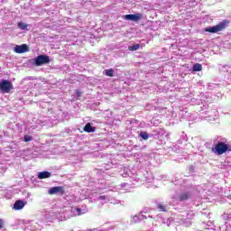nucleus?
I'll return each instance as SVG.
<instances>
[{"label": "nucleus", "mask_w": 231, "mask_h": 231, "mask_svg": "<svg viewBox=\"0 0 231 231\" xmlns=\"http://www.w3.org/2000/svg\"><path fill=\"white\" fill-rule=\"evenodd\" d=\"M143 219H147V217L143 215Z\"/></svg>", "instance_id": "a878e982"}, {"label": "nucleus", "mask_w": 231, "mask_h": 231, "mask_svg": "<svg viewBox=\"0 0 231 231\" xmlns=\"http://www.w3.org/2000/svg\"><path fill=\"white\" fill-rule=\"evenodd\" d=\"M50 63V57L47 55H40L37 56L34 60L35 66H42V64H49Z\"/></svg>", "instance_id": "20e7f679"}, {"label": "nucleus", "mask_w": 231, "mask_h": 231, "mask_svg": "<svg viewBox=\"0 0 231 231\" xmlns=\"http://www.w3.org/2000/svg\"><path fill=\"white\" fill-rule=\"evenodd\" d=\"M18 28H20V30H26V28H28V24L24 23H18Z\"/></svg>", "instance_id": "4be33fe9"}, {"label": "nucleus", "mask_w": 231, "mask_h": 231, "mask_svg": "<svg viewBox=\"0 0 231 231\" xmlns=\"http://www.w3.org/2000/svg\"><path fill=\"white\" fill-rule=\"evenodd\" d=\"M3 226H5V221H3V219H0V230L1 228H3Z\"/></svg>", "instance_id": "b1692460"}, {"label": "nucleus", "mask_w": 231, "mask_h": 231, "mask_svg": "<svg viewBox=\"0 0 231 231\" xmlns=\"http://www.w3.org/2000/svg\"><path fill=\"white\" fill-rule=\"evenodd\" d=\"M95 200L99 201L101 205H104L105 203H109V201H111V199L109 198V196L99 195L98 198H97Z\"/></svg>", "instance_id": "6e6552de"}, {"label": "nucleus", "mask_w": 231, "mask_h": 231, "mask_svg": "<svg viewBox=\"0 0 231 231\" xmlns=\"http://www.w3.org/2000/svg\"><path fill=\"white\" fill-rule=\"evenodd\" d=\"M14 50L15 53H26V51H29L28 45L26 44L16 45Z\"/></svg>", "instance_id": "423d86ee"}, {"label": "nucleus", "mask_w": 231, "mask_h": 231, "mask_svg": "<svg viewBox=\"0 0 231 231\" xmlns=\"http://www.w3.org/2000/svg\"><path fill=\"white\" fill-rule=\"evenodd\" d=\"M59 192H62V187L60 186L53 187L51 189H49V194L51 195L59 194Z\"/></svg>", "instance_id": "ddd939ff"}, {"label": "nucleus", "mask_w": 231, "mask_h": 231, "mask_svg": "<svg viewBox=\"0 0 231 231\" xmlns=\"http://www.w3.org/2000/svg\"><path fill=\"white\" fill-rule=\"evenodd\" d=\"M231 152V144H226L223 142H218L214 148H212V152L217 154V156H221V154H225V152Z\"/></svg>", "instance_id": "f257e3e1"}, {"label": "nucleus", "mask_w": 231, "mask_h": 231, "mask_svg": "<svg viewBox=\"0 0 231 231\" xmlns=\"http://www.w3.org/2000/svg\"><path fill=\"white\" fill-rule=\"evenodd\" d=\"M14 86L12 85V82L3 79L0 81V91L1 93H10L12 91V88Z\"/></svg>", "instance_id": "7ed1b4c3"}, {"label": "nucleus", "mask_w": 231, "mask_h": 231, "mask_svg": "<svg viewBox=\"0 0 231 231\" xmlns=\"http://www.w3.org/2000/svg\"><path fill=\"white\" fill-rule=\"evenodd\" d=\"M192 69L193 71H201V69H203V66H201L199 63H196L193 65Z\"/></svg>", "instance_id": "f3484780"}, {"label": "nucleus", "mask_w": 231, "mask_h": 231, "mask_svg": "<svg viewBox=\"0 0 231 231\" xmlns=\"http://www.w3.org/2000/svg\"><path fill=\"white\" fill-rule=\"evenodd\" d=\"M133 223H140V221H143V212L139 213L138 215H134L132 217Z\"/></svg>", "instance_id": "9b49d317"}, {"label": "nucleus", "mask_w": 231, "mask_h": 231, "mask_svg": "<svg viewBox=\"0 0 231 231\" xmlns=\"http://www.w3.org/2000/svg\"><path fill=\"white\" fill-rule=\"evenodd\" d=\"M140 136L143 140H149V134L147 132H141Z\"/></svg>", "instance_id": "6ab92c4d"}, {"label": "nucleus", "mask_w": 231, "mask_h": 231, "mask_svg": "<svg viewBox=\"0 0 231 231\" xmlns=\"http://www.w3.org/2000/svg\"><path fill=\"white\" fill-rule=\"evenodd\" d=\"M191 198L192 193L190 191H186L179 196V201H187V199H190Z\"/></svg>", "instance_id": "0eeeda50"}, {"label": "nucleus", "mask_w": 231, "mask_h": 231, "mask_svg": "<svg viewBox=\"0 0 231 231\" xmlns=\"http://www.w3.org/2000/svg\"><path fill=\"white\" fill-rule=\"evenodd\" d=\"M39 180H46L47 178H51V172L50 171H42L38 173Z\"/></svg>", "instance_id": "f8f14e48"}, {"label": "nucleus", "mask_w": 231, "mask_h": 231, "mask_svg": "<svg viewBox=\"0 0 231 231\" xmlns=\"http://www.w3.org/2000/svg\"><path fill=\"white\" fill-rule=\"evenodd\" d=\"M143 17L142 14H126L124 16V19L126 21H134V23H138Z\"/></svg>", "instance_id": "39448f33"}, {"label": "nucleus", "mask_w": 231, "mask_h": 231, "mask_svg": "<svg viewBox=\"0 0 231 231\" xmlns=\"http://www.w3.org/2000/svg\"><path fill=\"white\" fill-rule=\"evenodd\" d=\"M24 201L23 200H16L14 204V210H23L24 208Z\"/></svg>", "instance_id": "9d476101"}, {"label": "nucleus", "mask_w": 231, "mask_h": 231, "mask_svg": "<svg viewBox=\"0 0 231 231\" xmlns=\"http://www.w3.org/2000/svg\"><path fill=\"white\" fill-rule=\"evenodd\" d=\"M157 208H159L161 212H167V207L165 205L158 204Z\"/></svg>", "instance_id": "aec40b11"}, {"label": "nucleus", "mask_w": 231, "mask_h": 231, "mask_svg": "<svg viewBox=\"0 0 231 231\" xmlns=\"http://www.w3.org/2000/svg\"><path fill=\"white\" fill-rule=\"evenodd\" d=\"M194 211H185V212H182V221H185V219H194Z\"/></svg>", "instance_id": "1a4fd4ad"}, {"label": "nucleus", "mask_w": 231, "mask_h": 231, "mask_svg": "<svg viewBox=\"0 0 231 231\" xmlns=\"http://www.w3.org/2000/svg\"><path fill=\"white\" fill-rule=\"evenodd\" d=\"M227 24L228 21L224 20L215 26L208 27L206 32H208L209 33H217V32H223V30L226 28Z\"/></svg>", "instance_id": "f03ea898"}, {"label": "nucleus", "mask_w": 231, "mask_h": 231, "mask_svg": "<svg viewBox=\"0 0 231 231\" xmlns=\"http://www.w3.org/2000/svg\"><path fill=\"white\" fill-rule=\"evenodd\" d=\"M106 77H113V73H115V71L111 69H106Z\"/></svg>", "instance_id": "5701e85b"}, {"label": "nucleus", "mask_w": 231, "mask_h": 231, "mask_svg": "<svg viewBox=\"0 0 231 231\" xmlns=\"http://www.w3.org/2000/svg\"><path fill=\"white\" fill-rule=\"evenodd\" d=\"M148 217L152 218V216H148Z\"/></svg>", "instance_id": "bb28decb"}, {"label": "nucleus", "mask_w": 231, "mask_h": 231, "mask_svg": "<svg viewBox=\"0 0 231 231\" xmlns=\"http://www.w3.org/2000/svg\"><path fill=\"white\" fill-rule=\"evenodd\" d=\"M23 225H27L24 228V231H34L32 226H33V223L30 222L29 220H23ZM32 223V225H30Z\"/></svg>", "instance_id": "4468645a"}, {"label": "nucleus", "mask_w": 231, "mask_h": 231, "mask_svg": "<svg viewBox=\"0 0 231 231\" xmlns=\"http://www.w3.org/2000/svg\"><path fill=\"white\" fill-rule=\"evenodd\" d=\"M85 133H95V127L91 126L90 123H88L84 127Z\"/></svg>", "instance_id": "dca6fc26"}, {"label": "nucleus", "mask_w": 231, "mask_h": 231, "mask_svg": "<svg viewBox=\"0 0 231 231\" xmlns=\"http://www.w3.org/2000/svg\"><path fill=\"white\" fill-rule=\"evenodd\" d=\"M70 212H71V214L74 215V216H82V214H84V213L82 212V209L79 208H70Z\"/></svg>", "instance_id": "2eb2a0df"}, {"label": "nucleus", "mask_w": 231, "mask_h": 231, "mask_svg": "<svg viewBox=\"0 0 231 231\" xmlns=\"http://www.w3.org/2000/svg\"><path fill=\"white\" fill-rule=\"evenodd\" d=\"M130 51H136V50H140V44H134L128 47Z\"/></svg>", "instance_id": "a211bd4d"}, {"label": "nucleus", "mask_w": 231, "mask_h": 231, "mask_svg": "<svg viewBox=\"0 0 231 231\" xmlns=\"http://www.w3.org/2000/svg\"><path fill=\"white\" fill-rule=\"evenodd\" d=\"M32 140H33V137L32 135L25 134L23 136V142L25 143L32 142Z\"/></svg>", "instance_id": "412c9836"}, {"label": "nucleus", "mask_w": 231, "mask_h": 231, "mask_svg": "<svg viewBox=\"0 0 231 231\" xmlns=\"http://www.w3.org/2000/svg\"><path fill=\"white\" fill-rule=\"evenodd\" d=\"M121 187H123V188H124V187H127V183H125V182L122 183V184H121Z\"/></svg>", "instance_id": "393cba45"}]
</instances>
